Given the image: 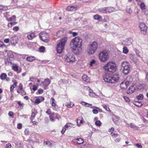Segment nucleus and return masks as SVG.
<instances>
[{"mask_svg":"<svg viewBox=\"0 0 148 148\" xmlns=\"http://www.w3.org/2000/svg\"><path fill=\"white\" fill-rule=\"evenodd\" d=\"M82 42V39L79 37H75L71 40L70 45L72 47L73 51L76 54L78 55L81 51Z\"/></svg>","mask_w":148,"mask_h":148,"instance_id":"obj_1","label":"nucleus"},{"mask_svg":"<svg viewBox=\"0 0 148 148\" xmlns=\"http://www.w3.org/2000/svg\"><path fill=\"white\" fill-rule=\"evenodd\" d=\"M119 78V75L116 73L114 74L112 76L109 74H106L103 77V79L105 82L111 83L117 82Z\"/></svg>","mask_w":148,"mask_h":148,"instance_id":"obj_2","label":"nucleus"},{"mask_svg":"<svg viewBox=\"0 0 148 148\" xmlns=\"http://www.w3.org/2000/svg\"><path fill=\"white\" fill-rule=\"evenodd\" d=\"M103 68L106 71L113 72L116 71V66L115 63L112 61H110L105 64Z\"/></svg>","mask_w":148,"mask_h":148,"instance_id":"obj_3","label":"nucleus"},{"mask_svg":"<svg viewBox=\"0 0 148 148\" xmlns=\"http://www.w3.org/2000/svg\"><path fill=\"white\" fill-rule=\"evenodd\" d=\"M67 39V37H64L59 41L56 47L57 51L58 53H61L62 52L66 42Z\"/></svg>","mask_w":148,"mask_h":148,"instance_id":"obj_4","label":"nucleus"},{"mask_svg":"<svg viewBox=\"0 0 148 148\" xmlns=\"http://www.w3.org/2000/svg\"><path fill=\"white\" fill-rule=\"evenodd\" d=\"M97 48V43L95 41L93 42L88 45L87 49V52L89 54H94Z\"/></svg>","mask_w":148,"mask_h":148,"instance_id":"obj_5","label":"nucleus"},{"mask_svg":"<svg viewBox=\"0 0 148 148\" xmlns=\"http://www.w3.org/2000/svg\"><path fill=\"white\" fill-rule=\"evenodd\" d=\"M121 69L125 75L128 74L130 72V64L126 61L123 62L121 64Z\"/></svg>","mask_w":148,"mask_h":148,"instance_id":"obj_6","label":"nucleus"},{"mask_svg":"<svg viewBox=\"0 0 148 148\" xmlns=\"http://www.w3.org/2000/svg\"><path fill=\"white\" fill-rule=\"evenodd\" d=\"M99 60L102 62H106L109 58L108 53L105 50L100 52L99 54Z\"/></svg>","mask_w":148,"mask_h":148,"instance_id":"obj_7","label":"nucleus"},{"mask_svg":"<svg viewBox=\"0 0 148 148\" xmlns=\"http://www.w3.org/2000/svg\"><path fill=\"white\" fill-rule=\"evenodd\" d=\"M39 36L41 40L45 42H47L49 40V35L44 32L40 33L39 34Z\"/></svg>","mask_w":148,"mask_h":148,"instance_id":"obj_8","label":"nucleus"},{"mask_svg":"<svg viewBox=\"0 0 148 148\" xmlns=\"http://www.w3.org/2000/svg\"><path fill=\"white\" fill-rule=\"evenodd\" d=\"M141 33L143 35H145L147 33V27L145 24L143 23H140L139 26Z\"/></svg>","mask_w":148,"mask_h":148,"instance_id":"obj_9","label":"nucleus"},{"mask_svg":"<svg viewBox=\"0 0 148 148\" xmlns=\"http://www.w3.org/2000/svg\"><path fill=\"white\" fill-rule=\"evenodd\" d=\"M65 60L68 62H73L75 61V58L73 54H69L64 56Z\"/></svg>","mask_w":148,"mask_h":148,"instance_id":"obj_10","label":"nucleus"},{"mask_svg":"<svg viewBox=\"0 0 148 148\" xmlns=\"http://www.w3.org/2000/svg\"><path fill=\"white\" fill-rule=\"evenodd\" d=\"M50 80L48 78L45 79L44 81L42 82V84L43 85L45 89L47 88V86L51 83Z\"/></svg>","mask_w":148,"mask_h":148,"instance_id":"obj_11","label":"nucleus"},{"mask_svg":"<svg viewBox=\"0 0 148 148\" xmlns=\"http://www.w3.org/2000/svg\"><path fill=\"white\" fill-rule=\"evenodd\" d=\"M18 37L16 36H13L10 38V40L11 44L15 45L18 43Z\"/></svg>","mask_w":148,"mask_h":148,"instance_id":"obj_12","label":"nucleus"},{"mask_svg":"<svg viewBox=\"0 0 148 148\" xmlns=\"http://www.w3.org/2000/svg\"><path fill=\"white\" fill-rule=\"evenodd\" d=\"M132 81L133 79L132 77L129 76L127 77L125 80L124 81V82L126 83L127 85H128V86L129 84L132 82Z\"/></svg>","mask_w":148,"mask_h":148,"instance_id":"obj_13","label":"nucleus"},{"mask_svg":"<svg viewBox=\"0 0 148 148\" xmlns=\"http://www.w3.org/2000/svg\"><path fill=\"white\" fill-rule=\"evenodd\" d=\"M32 114L31 116L30 119L31 121H32L34 119L36 115L38 113V112L37 110L35 109L32 110Z\"/></svg>","mask_w":148,"mask_h":148,"instance_id":"obj_14","label":"nucleus"},{"mask_svg":"<svg viewBox=\"0 0 148 148\" xmlns=\"http://www.w3.org/2000/svg\"><path fill=\"white\" fill-rule=\"evenodd\" d=\"M34 32H32L27 35V38L29 40H32L36 37Z\"/></svg>","mask_w":148,"mask_h":148,"instance_id":"obj_15","label":"nucleus"},{"mask_svg":"<svg viewBox=\"0 0 148 148\" xmlns=\"http://www.w3.org/2000/svg\"><path fill=\"white\" fill-rule=\"evenodd\" d=\"M135 87L134 86H131L127 90V93L131 94L135 90Z\"/></svg>","mask_w":148,"mask_h":148,"instance_id":"obj_16","label":"nucleus"},{"mask_svg":"<svg viewBox=\"0 0 148 148\" xmlns=\"http://www.w3.org/2000/svg\"><path fill=\"white\" fill-rule=\"evenodd\" d=\"M12 69L18 73L21 72V70H18V66L16 64H13L12 66Z\"/></svg>","mask_w":148,"mask_h":148,"instance_id":"obj_17","label":"nucleus"},{"mask_svg":"<svg viewBox=\"0 0 148 148\" xmlns=\"http://www.w3.org/2000/svg\"><path fill=\"white\" fill-rule=\"evenodd\" d=\"M93 18L95 20H98L99 21H101L103 20L102 17L98 14L94 15L93 16Z\"/></svg>","mask_w":148,"mask_h":148,"instance_id":"obj_18","label":"nucleus"},{"mask_svg":"<svg viewBox=\"0 0 148 148\" xmlns=\"http://www.w3.org/2000/svg\"><path fill=\"white\" fill-rule=\"evenodd\" d=\"M76 9V8L74 6H69L66 8V10L69 11H75Z\"/></svg>","mask_w":148,"mask_h":148,"instance_id":"obj_19","label":"nucleus"},{"mask_svg":"<svg viewBox=\"0 0 148 148\" xmlns=\"http://www.w3.org/2000/svg\"><path fill=\"white\" fill-rule=\"evenodd\" d=\"M106 13H109L112 12L114 11V9L113 7H106Z\"/></svg>","mask_w":148,"mask_h":148,"instance_id":"obj_20","label":"nucleus"},{"mask_svg":"<svg viewBox=\"0 0 148 148\" xmlns=\"http://www.w3.org/2000/svg\"><path fill=\"white\" fill-rule=\"evenodd\" d=\"M74 140L75 141H77V144L79 145L82 144L84 142L83 139L81 138H77L74 139Z\"/></svg>","mask_w":148,"mask_h":148,"instance_id":"obj_21","label":"nucleus"},{"mask_svg":"<svg viewBox=\"0 0 148 148\" xmlns=\"http://www.w3.org/2000/svg\"><path fill=\"white\" fill-rule=\"evenodd\" d=\"M120 86L121 88L123 89H125L127 88L128 85H127L126 83H125L124 81L121 83Z\"/></svg>","mask_w":148,"mask_h":148,"instance_id":"obj_22","label":"nucleus"},{"mask_svg":"<svg viewBox=\"0 0 148 148\" xmlns=\"http://www.w3.org/2000/svg\"><path fill=\"white\" fill-rule=\"evenodd\" d=\"M40 98H40L36 99L35 101V103L36 104H39L45 99L43 97H41Z\"/></svg>","mask_w":148,"mask_h":148,"instance_id":"obj_23","label":"nucleus"},{"mask_svg":"<svg viewBox=\"0 0 148 148\" xmlns=\"http://www.w3.org/2000/svg\"><path fill=\"white\" fill-rule=\"evenodd\" d=\"M36 58L33 56H30L27 57L26 60L29 62H32L35 60Z\"/></svg>","mask_w":148,"mask_h":148,"instance_id":"obj_24","label":"nucleus"},{"mask_svg":"<svg viewBox=\"0 0 148 148\" xmlns=\"http://www.w3.org/2000/svg\"><path fill=\"white\" fill-rule=\"evenodd\" d=\"M82 79L86 82H88L90 81L89 78L86 75H84L82 76Z\"/></svg>","mask_w":148,"mask_h":148,"instance_id":"obj_25","label":"nucleus"},{"mask_svg":"<svg viewBox=\"0 0 148 148\" xmlns=\"http://www.w3.org/2000/svg\"><path fill=\"white\" fill-rule=\"evenodd\" d=\"M98 11L101 13H106V7L99 8Z\"/></svg>","mask_w":148,"mask_h":148,"instance_id":"obj_26","label":"nucleus"},{"mask_svg":"<svg viewBox=\"0 0 148 148\" xmlns=\"http://www.w3.org/2000/svg\"><path fill=\"white\" fill-rule=\"evenodd\" d=\"M17 83V82L15 80L14 82V84L10 86V91H12L13 90L14 88H15L16 86V84Z\"/></svg>","mask_w":148,"mask_h":148,"instance_id":"obj_27","label":"nucleus"},{"mask_svg":"<svg viewBox=\"0 0 148 148\" xmlns=\"http://www.w3.org/2000/svg\"><path fill=\"white\" fill-rule=\"evenodd\" d=\"M45 146L47 147H50L52 145L51 143L49 141H45L44 143Z\"/></svg>","mask_w":148,"mask_h":148,"instance_id":"obj_28","label":"nucleus"},{"mask_svg":"<svg viewBox=\"0 0 148 148\" xmlns=\"http://www.w3.org/2000/svg\"><path fill=\"white\" fill-rule=\"evenodd\" d=\"M73 124L71 123H68L66 124L64 127L66 130L69 127H72Z\"/></svg>","mask_w":148,"mask_h":148,"instance_id":"obj_29","label":"nucleus"},{"mask_svg":"<svg viewBox=\"0 0 148 148\" xmlns=\"http://www.w3.org/2000/svg\"><path fill=\"white\" fill-rule=\"evenodd\" d=\"M51 104L53 106L55 107L56 105V103L55 102V100L53 98H51Z\"/></svg>","mask_w":148,"mask_h":148,"instance_id":"obj_30","label":"nucleus"},{"mask_svg":"<svg viewBox=\"0 0 148 148\" xmlns=\"http://www.w3.org/2000/svg\"><path fill=\"white\" fill-rule=\"evenodd\" d=\"M74 105V104L72 102H69L67 103L66 106L68 108H71L73 107Z\"/></svg>","mask_w":148,"mask_h":148,"instance_id":"obj_31","label":"nucleus"},{"mask_svg":"<svg viewBox=\"0 0 148 148\" xmlns=\"http://www.w3.org/2000/svg\"><path fill=\"white\" fill-rule=\"evenodd\" d=\"M7 77V75L5 73H3L1 75L0 78L1 79H5Z\"/></svg>","mask_w":148,"mask_h":148,"instance_id":"obj_32","label":"nucleus"},{"mask_svg":"<svg viewBox=\"0 0 148 148\" xmlns=\"http://www.w3.org/2000/svg\"><path fill=\"white\" fill-rule=\"evenodd\" d=\"M143 96L142 94H140L139 95H137L136 96V98L138 100L142 99L143 98Z\"/></svg>","mask_w":148,"mask_h":148,"instance_id":"obj_33","label":"nucleus"},{"mask_svg":"<svg viewBox=\"0 0 148 148\" xmlns=\"http://www.w3.org/2000/svg\"><path fill=\"white\" fill-rule=\"evenodd\" d=\"M140 8L142 10H143L145 9V5L144 3H141L140 4Z\"/></svg>","mask_w":148,"mask_h":148,"instance_id":"obj_34","label":"nucleus"},{"mask_svg":"<svg viewBox=\"0 0 148 148\" xmlns=\"http://www.w3.org/2000/svg\"><path fill=\"white\" fill-rule=\"evenodd\" d=\"M102 106L106 110V111L110 110V109L109 108V107L106 104H103L102 105Z\"/></svg>","mask_w":148,"mask_h":148,"instance_id":"obj_35","label":"nucleus"},{"mask_svg":"<svg viewBox=\"0 0 148 148\" xmlns=\"http://www.w3.org/2000/svg\"><path fill=\"white\" fill-rule=\"evenodd\" d=\"M45 50V48L44 46H41L39 48V50L41 52H44Z\"/></svg>","mask_w":148,"mask_h":148,"instance_id":"obj_36","label":"nucleus"},{"mask_svg":"<svg viewBox=\"0 0 148 148\" xmlns=\"http://www.w3.org/2000/svg\"><path fill=\"white\" fill-rule=\"evenodd\" d=\"M5 47V45L2 41L0 40V48H2Z\"/></svg>","mask_w":148,"mask_h":148,"instance_id":"obj_37","label":"nucleus"},{"mask_svg":"<svg viewBox=\"0 0 148 148\" xmlns=\"http://www.w3.org/2000/svg\"><path fill=\"white\" fill-rule=\"evenodd\" d=\"M54 116L53 113H52L49 116V118L50 119V120L52 121H55V119L54 117L53 116Z\"/></svg>","mask_w":148,"mask_h":148,"instance_id":"obj_38","label":"nucleus"},{"mask_svg":"<svg viewBox=\"0 0 148 148\" xmlns=\"http://www.w3.org/2000/svg\"><path fill=\"white\" fill-rule=\"evenodd\" d=\"M128 51V50L127 49V48L126 47H124L123 48V52L125 53H127Z\"/></svg>","mask_w":148,"mask_h":148,"instance_id":"obj_39","label":"nucleus"},{"mask_svg":"<svg viewBox=\"0 0 148 148\" xmlns=\"http://www.w3.org/2000/svg\"><path fill=\"white\" fill-rule=\"evenodd\" d=\"M53 113V114L54 116L56 117V118L58 120L59 119L60 117V116L56 113Z\"/></svg>","mask_w":148,"mask_h":148,"instance_id":"obj_40","label":"nucleus"},{"mask_svg":"<svg viewBox=\"0 0 148 148\" xmlns=\"http://www.w3.org/2000/svg\"><path fill=\"white\" fill-rule=\"evenodd\" d=\"M128 126L132 128H135L136 126L134 124L131 123L130 124H128Z\"/></svg>","mask_w":148,"mask_h":148,"instance_id":"obj_41","label":"nucleus"},{"mask_svg":"<svg viewBox=\"0 0 148 148\" xmlns=\"http://www.w3.org/2000/svg\"><path fill=\"white\" fill-rule=\"evenodd\" d=\"M95 125L97 126H101V122L99 121H97L95 123Z\"/></svg>","mask_w":148,"mask_h":148,"instance_id":"obj_42","label":"nucleus"},{"mask_svg":"<svg viewBox=\"0 0 148 148\" xmlns=\"http://www.w3.org/2000/svg\"><path fill=\"white\" fill-rule=\"evenodd\" d=\"M43 92V90L42 89H40L38 90V92H37V94H42Z\"/></svg>","mask_w":148,"mask_h":148,"instance_id":"obj_43","label":"nucleus"},{"mask_svg":"<svg viewBox=\"0 0 148 148\" xmlns=\"http://www.w3.org/2000/svg\"><path fill=\"white\" fill-rule=\"evenodd\" d=\"M123 98L127 102H129L130 101L129 98L126 96H124Z\"/></svg>","mask_w":148,"mask_h":148,"instance_id":"obj_44","label":"nucleus"},{"mask_svg":"<svg viewBox=\"0 0 148 148\" xmlns=\"http://www.w3.org/2000/svg\"><path fill=\"white\" fill-rule=\"evenodd\" d=\"M108 17L107 16H105L103 20V22H108Z\"/></svg>","mask_w":148,"mask_h":148,"instance_id":"obj_45","label":"nucleus"},{"mask_svg":"<svg viewBox=\"0 0 148 148\" xmlns=\"http://www.w3.org/2000/svg\"><path fill=\"white\" fill-rule=\"evenodd\" d=\"M95 61L94 60H92L90 62V66H92L93 64H94L95 63Z\"/></svg>","mask_w":148,"mask_h":148,"instance_id":"obj_46","label":"nucleus"},{"mask_svg":"<svg viewBox=\"0 0 148 148\" xmlns=\"http://www.w3.org/2000/svg\"><path fill=\"white\" fill-rule=\"evenodd\" d=\"M19 27L18 26H15L13 27V29L15 31H17L18 30Z\"/></svg>","mask_w":148,"mask_h":148,"instance_id":"obj_47","label":"nucleus"},{"mask_svg":"<svg viewBox=\"0 0 148 148\" xmlns=\"http://www.w3.org/2000/svg\"><path fill=\"white\" fill-rule=\"evenodd\" d=\"M132 44V42L131 41L128 40H127V43L126 44V45L127 46H129L130 45Z\"/></svg>","mask_w":148,"mask_h":148,"instance_id":"obj_48","label":"nucleus"},{"mask_svg":"<svg viewBox=\"0 0 148 148\" xmlns=\"http://www.w3.org/2000/svg\"><path fill=\"white\" fill-rule=\"evenodd\" d=\"M89 95L90 97H93L95 96V94L93 92H90Z\"/></svg>","mask_w":148,"mask_h":148,"instance_id":"obj_49","label":"nucleus"},{"mask_svg":"<svg viewBox=\"0 0 148 148\" xmlns=\"http://www.w3.org/2000/svg\"><path fill=\"white\" fill-rule=\"evenodd\" d=\"M89 108H91L92 109H99V108L96 106H92V104H90V106Z\"/></svg>","mask_w":148,"mask_h":148,"instance_id":"obj_50","label":"nucleus"},{"mask_svg":"<svg viewBox=\"0 0 148 148\" xmlns=\"http://www.w3.org/2000/svg\"><path fill=\"white\" fill-rule=\"evenodd\" d=\"M8 115L10 116H12V118H13V117H14V116H13L14 113L12 112H11V111L9 112V113H8Z\"/></svg>","mask_w":148,"mask_h":148,"instance_id":"obj_51","label":"nucleus"},{"mask_svg":"<svg viewBox=\"0 0 148 148\" xmlns=\"http://www.w3.org/2000/svg\"><path fill=\"white\" fill-rule=\"evenodd\" d=\"M92 111L94 114H97L98 112V111L97 110L95 109L92 110Z\"/></svg>","mask_w":148,"mask_h":148,"instance_id":"obj_52","label":"nucleus"},{"mask_svg":"<svg viewBox=\"0 0 148 148\" xmlns=\"http://www.w3.org/2000/svg\"><path fill=\"white\" fill-rule=\"evenodd\" d=\"M18 88L20 90H23V85L21 83L19 84Z\"/></svg>","mask_w":148,"mask_h":148,"instance_id":"obj_53","label":"nucleus"},{"mask_svg":"<svg viewBox=\"0 0 148 148\" xmlns=\"http://www.w3.org/2000/svg\"><path fill=\"white\" fill-rule=\"evenodd\" d=\"M77 124L79 126L80 124H81V121L80 119H77Z\"/></svg>","mask_w":148,"mask_h":148,"instance_id":"obj_54","label":"nucleus"},{"mask_svg":"<svg viewBox=\"0 0 148 148\" xmlns=\"http://www.w3.org/2000/svg\"><path fill=\"white\" fill-rule=\"evenodd\" d=\"M46 113L48 115H50L51 113V110L49 109H48L46 111Z\"/></svg>","mask_w":148,"mask_h":148,"instance_id":"obj_55","label":"nucleus"},{"mask_svg":"<svg viewBox=\"0 0 148 148\" xmlns=\"http://www.w3.org/2000/svg\"><path fill=\"white\" fill-rule=\"evenodd\" d=\"M4 41L5 43H8L9 42L10 39L9 38L5 39L4 40Z\"/></svg>","mask_w":148,"mask_h":148,"instance_id":"obj_56","label":"nucleus"},{"mask_svg":"<svg viewBox=\"0 0 148 148\" xmlns=\"http://www.w3.org/2000/svg\"><path fill=\"white\" fill-rule=\"evenodd\" d=\"M66 129L64 127H63V129L61 132V133L62 134H64Z\"/></svg>","mask_w":148,"mask_h":148,"instance_id":"obj_57","label":"nucleus"},{"mask_svg":"<svg viewBox=\"0 0 148 148\" xmlns=\"http://www.w3.org/2000/svg\"><path fill=\"white\" fill-rule=\"evenodd\" d=\"M11 145L10 143H8L6 145V148H11Z\"/></svg>","mask_w":148,"mask_h":148,"instance_id":"obj_58","label":"nucleus"},{"mask_svg":"<svg viewBox=\"0 0 148 148\" xmlns=\"http://www.w3.org/2000/svg\"><path fill=\"white\" fill-rule=\"evenodd\" d=\"M22 127V125L21 124H18L17 125V128L18 129H21Z\"/></svg>","mask_w":148,"mask_h":148,"instance_id":"obj_59","label":"nucleus"},{"mask_svg":"<svg viewBox=\"0 0 148 148\" xmlns=\"http://www.w3.org/2000/svg\"><path fill=\"white\" fill-rule=\"evenodd\" d=\"M135 145L138 148H141L142 147L141 145H139L138 143L136 144Z\"/></svg>","mask_w":148,"mask_h":148,"instance_id":"obj_60","label":"nucleus"},{"mask_svg":"<svg viewBox=\"0 0 148 148\" xmlns=\"http://www.w3.org/2000/svg\"><path fill=\"white\" fill-rule=\"evenodd\" d=\"M17 104H18L19 105V106H23V105H24V104L21 103V102L20 101L17 102Z\"/></svg>","mask_w":148,"mask_h":148,"instance_id":"obj_61","label":"nucleus"},{"mask_svg":"<svg viewBox=\"0 0 148 148\" xmlns=\"http://www.w3.org/2000/svg\"><path fill=\"white\" fill-rule=\"evenodd\" d=\"M37 87H36L35 85H34L33 86V90L34 91L36 90L37 89Z\"/></svg>","mask_w":148,"mask_h":148,"instance_id":"obj_62","label":"nucleus"},{"mask_svg":"<svg viewBox=\"0 0 148 148\" xmlns=\"http://www.w3.org/2000/svg\"><path fill=\"white\" fill-rule=\"evenodd\" d=\"M86 103L85 102L82 101L80 103L83 106H85Z\"/></svg>","mask_w":148,"mask_h":148,"instance_id":"obj_63","label":"nucleus"},{"mask_svg":"<svg viewBox=\"0 0 148 148\" xmlns=\"http://www.w3.org/2000/svg\"><path fill=\"white\" fill-rule=\"evenodd\" d=\"M77 35V33L76 32H73L72 35L73 37H75Z\"/></svg>","mask_w":148,"mask_h":148,"instance_id":"obj_64","label":"nucleus"}]
</instances>
